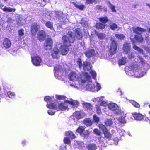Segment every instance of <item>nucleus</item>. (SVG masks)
Returning a JSON list of instances; mask_svg holds the SVG:
<instances>
[{
  "label": "nucleus",
  "mask_w": 150,
  "mask_h": 150,
  "mask_svg": "<svg viewBox=\"0 0 150 150\" xmlns=\"http://www.w3.org/2000/svg\"><path fill=\"white\" fill-rule=\"evenodd\" d=\"M135 63L132 64L129 66L126 67L125 71L127 74L129 76L134 75L137 78H140L143 76L146 73V70L144 68L139 69L138 66H144L145 64L144 59L139 56H137L135 59Z\"/></svg>",
  "instance_id": "1"
},
{
  "label": "nucleus",
  "mask_w": 150,
  "mask_h": 150,
  "mask_svg": "<svg viewBox=\"0 0 150 150\" xmlns=\"http://www.w3.org/2000/svg\"><path fill=\"white\" fill-rule=\"evenodd\" d=\"M86 76L87 79L85 78V84L83 83L78 85H72L78 89H82L83 88H85L88 91L94 92L98 91L101 88L100 85L97 82H96L94 84H92L91 81V78L89 75L87 74Z\"/></svg>",
  "instance_id": "2"
},
{
  "label": "nucleus",
  "mask_w": 150,
  "mask_h": 150,
  "mask_svg": "<svg viewBox=\"0 0 150 150\" xmlns=\"http://www.w3.org/2000/svg\"><path fill=\"white\" fill-rule=\"evenodd\" d=\"M66 35H64L62 38L64 44V45H61L59 51L63 55L67 54L69 51L68 46L71 45V43H73L75 40V36L71 31H68Z\"/></svg>",
  "instance_id": "3"
},
{
  "label": "nucleus",
  "mask_w": 150,
  "mask_h": 150,
  "mask_svg": "<svg viewBox=\"0 0 150 150\" xmlns=\"http://www.w3.org/2000/svg\"><path fill=\"white\" fill-rule=\"evenodd\" d=\"M68 103L76 107H77L79 105V103L77 101L71 99L70 100H66L65 101L64 103H58V104L54 103H50L49 104H47L46 106L48 108L54 109L58 111H64L68 109L67 104Z\"/></svg>",
  "instance_id": "4"
},
{
  "label": "nucleus",
  "mask_w": 150,
  "mask_h": 150,
  "mask_svg": "<svg viewBox=\"0 0 150 150\" xmlns=\"http://www.w3.org/2000/svg\"><path fill=\"white\" fill-rule=\"evenodd\" d=\"M88 73H79L76 74L75 72H71L69 74V77L70 79L72 81H75V82L72 83L70 84L71 86H73L76 88L74 86L72 85H77V84L79 85V84H81L83 83L85 84L84 83H85V78H86V75Z\"/></svg>",
  "instance_id": "5"
},
{
  "label": "nucleus",
  "mask_w": 150,
  "mask_h": 150,
  "mask_svg": "<svg viewBox=\"0 0 150 150\" xmlns=\"http://www.w3.org/2000/svg\"><path fill=\"white\" fill-rule=\"evenodd\" d=\"M64 68H65V69H64L62 67V64L60 65H57L54 67V74L55 77L58 79H60L61 77V76H62L63 73L65 71L66 73H67V70L68 69H66V67L67 65L66 64L63 65Z\"/></svg>",
  "instance_id": "6"
},
{
  "label": "nucleus",
  "mask_w": 150,
  "mask_h": 150,
  "mask_svg": "<svg viewBox=\"0 0 150 150\" xmlns=\"http://www.w3.org/2000/svg\"><path fill=\"white\" fill-rule=\"evenodd\" d=\"M108 109L112 111H114L115 112L119 114L121 113V110L117 105L114 103H109L108 104Z\"/></svg>",
  "instance_id": "7"
},
{
  "label": "nucleus",
  "mask_w": 150,
  "mask_h": 150,
  "mask_svg": "<svg viewBox=\"0 0 150 150\" xmlns=\"http://www.w3.org/2000/svg\"><path fill=\"white\" fill-rule=\"evenodd\" d=\"M52 39L50 38H47L44 42L45 48L47 50H49L52 48Z\"/></svg>",
  "instance_id": "8"
},
{
  "label": "nucleus",
  "mask_w": 150,
  "mask_h": 150,
  "mask_svg": "<svg viewBox=\"0 0 150 150\" xmlns=\"http://www.w3.org/2000/svg\"><path fill=\"white\" fill-rule=\"evenodd\" d=\"M112 42L109 50V52L111 55L115 54L117 50V45L116 42L114 40H112V39L111 40Z\"/></svg>",
  "instance_id": "9"
},
{
  "label": "nucleus",
  "mask_w": 150,
  "mask_h": 150,
  "mask_svg": "<svg viewBox=\"0 0 150 150\" xmlns=\"http://www.w3.org/2000/svg\"><path fill=\"white\" fill-rule=\"evenodd\" d=\"M31 61L33 64L35 66H39L41 62V58L38 56H34L31 57Z\"/></svg>",
  "instance_id": "10"
},
{
  "label": "nucleus",
  "mask_w": 150,
  "mask_h": 150,
  "mask_svg": "<svg viewBox=\"0 0 150 150\" xmlns=\"http://www.w3.org/2000/svg\"><path fill=\"white\" fill-rule=\"evenodd\" d=\"M130 30L132 31L135 33L141 34L146 31V30L139 27H133L130 28Z\"/></svg>",
  "instance_id": "11"
},
{
  "label": "nucleus",
  "mask_w": 150,
  "mask_h": 150,
  "mask_svg": "<svg viewBox=\"0 0 150 150\" xmlns=\"http://www.w3.org/2000/svg\"><path fill=\"white\" fill-rule=\"evenodd\" d=\"M84 114L82 111H76L73 113V116L77 119L76 121H77V120L81 119L84 116Z\"/></svg>",
  "instance_id": "12"
},
{
  "label": "nucleus",
  "mask_w": 150,
  "mask_h": 150,
  "mask_svg": "<svg viewBox=\"0 0 150 150\" xmlns=\"http://www.w3.org/2000/svg\"><path fill=\"white\" fill-rule=\"evenodd\" d=\"M39 28V26L37 24L33 23L32 24L31 32L33 35H35Z\"/></svg>",
  "instance_id": "13"
},
{
  "label": "nucleus",
  "mask_w": 150,
  "mask_h": 150,
  "mask_svg": "<svg viewBox=\"0 0 150 150\" xmlns=\"http://www.w3.org/2000/svg\"><path fill=\"white\" fill-rule=\"evenodd\" d=\"M131 47L129 43H126L123 46V50L124 52L126 54H127L130 50Z\"/></svg>",
  "instance_id": "14"
},
{
  "label": "nucleus",
  "mask_w": 150,
  "mask_h": 150,
  "mask_svg": "<svg viewBox=\"0 0 150 150\" xmlns=\"http://www.w3.org/2000/svg\"><path fill=\"white\" fill-rule=\"evenodd\" d=\"M58 50L57 48L56 47L53 48L51 51V55L53 58H58L59 57V54Z\"/></svg>",
  "instance_id": "15"
},
{
  "label": "nucleus",
  "mask_w": 150,
  "mask_h": 150,
  "mask_svg": "<svg viewBox=\"0 0 150 150\" xmlns=\"http://www.w3.org/2000/svg\"><path fill=\"white\" fill-rule=\"evenodd\" d=\"M38 38L39 40L42 41H43L46 37V34L44 31L43 30H40L38 33Z\"/></svg>",
  "instance_id": "16"
},
{
  "label": "nucleus",
  "mask_w": 150,
  "mask_h": 150,
  "mask_svg": "<svg viewBox=\"0 0 150 150\" xmlns=\"http://www.w3.org/2000/svg\"><path fill=\"white\" fill-rule=\"evenodd\" d=\"M3 44L4 47L6 48H9L11 45V43L10 40L7 38L4 39Z\"/></svg>",
  "instance_id": "17"
},
{
  "label": "nucleus",
  "mask_w": 150,
  "mask_h": 150,
  "mask_svg": "<svg viewBox=\"0 0 150 150\" xmlns=\"http://www.w3.org/2000/svg\"><path fill=\"white\" fill-rule=\"evenodd\" d=\"M83 69L85 71L89 70L92 67L90 64L87 62H85L83 63Z\"/></svg>",
  "instance_id": "18"
},
{
  "label": "nucleus",
  "mask_w": 150,
  "mask_h": 150,
  "mask_svg": "<svg viewBox=\"0 0 150 150\" xmlns=\"http://www.w3.org/2000/svg\"><path fill=\"white\" fill-rule=\"evenodd\" d=\"M85 54V55L88 57H92L95 54V50L93 49L87 51Z\"/></svg>",
  "instance_id": "19"
},
{
  "label": "nucleus",
  "mask_w": 150,
  "mask_h": 150,
  "mask_svg": "<svg viewBox=\"0 0 150 150\" xmlns=\"http://www.w3.org/2000/svg\"><path fill=\"white\" fill-rule=\"evenodd\" d=\"M75 33L76 36L79 39H81L82 37V33L80 29L76 28L75 30Z\"/></svg>",
  "instance_id": "20"
},
{
  "label": "nucleus",
  "mask_w": 150,
  "mask_h": 150,
  "mask_svg": "<svg viewBox=\"0 0 150 150\" xmlns=\"http://www.w3.org/2000/svg\"><path fill=\"white\" fill-rule=\"evenodd\" d=\"M134 119L137 120H141L143 119V116L140 113H135L133 114Z\"/></svg>",
  "instance_id": "21"
},
{
  "label": "nucleus",
  "mask_w": 150,
  "mask_h": 150,
  "mask_svg": "<svg viewBox=\"0 0 150 150\" xmlns=\"http://www.w3.org/2000/svg\"><path fill=\"white\" fill-rule=\"evenodd\" d=\"M88 150H96L97 148V146L94 144H90L87 146Z\"/></svg>",
  "instance_id": "22"
},
{
  "label": "nucleus",
  "mask_w": 150,
  "mask_h": 150,
  "mask_svg": "<svg viewBox=\"0 0 150 150\" xmlns=\"http://www.w3.org/2000/svg\"><path fill=\"white\" fill-rule=\"evenodd\" d=\"M4 11L13 12L15 11V9L12 8L10 7H7L6 6H4V8H1Z\"/></svg>",
  "instance_id": "23"
},
{
  "label": "nucleus",
  "mask_w": 150,
  "mask_h": 150,
  "mask_svg": "<svg viewBox=\"0 0 150 150\" xmlns=\"http://www.w3.org/2000/svg\"><path fill=\"white\" fill-rule=\"evenodd\" d=\"M67 137L71 139H74L75 137V136L71 131H69L65 133Z\"/></svg>",
  "instance_id": "24"
},
{
  "label": "nucleus",
  "mask_w": 150,
  "mask_h": 150,
  "mask_svg": "<svg viewBox=\"0 0 150 150\" xmlns=\"http://www.w3.org/2000/svg\"><path fill=\"white\" fill-rule=\"evenodd\" d=\"M127 58L125 57H122L119 59L118 64L120 65H124L126 62Z\"/></svg>",
  "instance_id": "25"
},
{
  "label": "nucleus",
  "mask_w": 150,
  "mask_h": 150,
  "mask_svg": "<svg viewBox=\"0 0 150 150\" xmlns=\"http://www.w3.org/2000/svg\"><path fill=\"white\" fill-rule=\"evenodd\" d=\"M84 124L87 126H90L92 124V121L89 118L85 119L84 121Z\"/></svg>",
  "instance_id": "26"
},
{
  "label": "nucleus",
  "mask_w": 150,
  "mask_h": 150,
  "mask_svg": "<svg viewBox=\"0 0 150 150\" xmlns=\"http://www.w3.org/2000/svg\"><path fill=\"white\" fill-rule=\"evenodd\" d=\"M45 25L46 27L48 28L54 30V28L53 27V24L52 22L50 21L47 22L45 23Z\"/></svg>",
  "instance_id": "27"
},
{
  "label": "nucleus",
  "mask_w": 150,
  "mask_h": 150,
  "mask_svg": "<svg viewBox=\"0 0 150 150\" xmlns=\"http://www.w3.org/2000/svg\"><path fill=\"white\" fill-rule=\"evenodd\" d=\"M56 14L55 17H57L59 19H62L64 17V15H63L61 12H55Z\"/></svg>",
  "instance_id": "28"
},
{
  "label": "nucleus",
  "mask_w": 150,
  "mask_h": 150,
  "mask_svg": "<svg viewBox=\"0 0 150 150\" xmlns=\"http://www.w3.org/2000/svg\"><path fill=\"white\" fill-rule=\"evenodd\" d=\"M54 98V97H50L49 96H47L45 97L44 98V100L45 101L47 102V103L48 102H50L51 101H53ZM49 104L48 103L47 104Z\"/></svg>",
  "instance_id": "29"
},
{
  "label": "nucleus",
  "mask_w": 150,
  "mask_h": 150,
  "mask_svg": "<svg viewBox=\"0 0 150 150\" xmlns=\"http://www.w3.org/2000/svg\"><path fill=\"white\" fill-rule=\"evenodd\" d=\"M96 35L98 38L100 39L103 40L105 38V35L104 33H97Z\"/></svg>",
  "instance_id": "30"
},
{
  "label": "nucleus",
  "mask_w": 150,
  "mask_h": 150,
  "mask_svg": "<svg viewBox=\"0 0 150 150\" xmlns=\"http://www.w3.org/2000/svg\"><path fill=\"white\" fill-rule=\"evenodd\" d=\"M105 26V24L100 23H97L96 25V28L98 29H103Z\"/></svg>",
  "instance_id": "31"
},
{
  "label": "nucleus",
  "mask_w": 150,
  "mask_h": 150,
  "mask_svg": "<svg viewBox=\"0 0 150 150\" xmlns=\"http://www.w3.org/2000/svg\"><path fill=\"white\" fill-rule=\"evenodd\" d=\"M83 105L84 107L89 110H91L93 108V106L91 104L88 103H84L83 104Z\"/></svg>",
  "instance_id": "32"
},
{
  "label": "nucleus",
  "mask_w": 150,
  "mask_h": 150,
  "mask_svg": "<svg viewBox=\"0 0 150 150\" xmlns=\"http://www.w3.org/2000/svg\"><path fill=\"white\" fill-rule=\"evenodd\" d=\"M73 4L76 7V8L80 10H82L85 8V6L83 5H79L75 3L74 2H73Z\"/></svg>",
  "instance_id": "33"
},
{
  "label": "nucleus",
  "mask_w": 150,
  "mask_h": 150,
  "mask_svg": "<svg viewBox=\"0 0 150 150\" xmlns=\"http://www.w3.org/2000/svg\"><path fill=\"white\" fill-rule=\"evenodd\" d=\"M103 133L105 137H106L107 138H110L111 137V134L110 133V132L108 131L107 129Z\"/></svg>",
  "instance_id": "34"
},
{
  "label": "nucleus",
  "mask_w": 150,
  "mask_h": 150,
  "mask_svg": "<svg viewBox=\"0 0 150 150\" xmlns=\"http://www.w3.org/2000/svg\"><path fill=\"white\" fill-rule=\"evenodd\" d=\"M100 21L103 23L105 24L109 20L108 19L107 17H102L99 18Z\"/></svg>",
  "instance_id": "35"
},
{
  "label": "nucleus",
  "mask_w": 150,
  "mask_h": 150,
  "mask_svg": "<svg viewBox=\"0 0 150 150\" xmlns=\"http://www.w3.org/2000/svg\"><path fill=\"white\" fill-rule=\"evenodd\" d=\"M110 28L112 30H115L117 28L118 26L115 23H111L110 24Z\"/></svg>",
  "instance_id": "36"
},
{
  "label": "nucleus",
  "mask_w": 150,
  "mask_h": 150,
  "mask_svg": "<svg viewBox=\"0 0 150 150\" xmlns=\"http://www.w3.org/2000/svg\"><path fill=\"white\" fill-rule=\"evenodd\" d=\"M84 127L83 126H80L77 129L76 131L78 133L81 134L83 132L84 130Z\"/></svg>",
  "instance_id": "37"
},
{
  "label": "nucleus",
  "mask_w": 150,
  "mask_h": 150,
  "mask_svg": "<svg viewBox=\"0 0 150 150\" xmlns=\"http://www.w3.org/2000/svg\"><path fill=\"white\" fill-rule=\"evenodd\" d=\"M15 93L14 92H11L10 91L8 92L7 93V96L13 99L14 98Z\"/></svg>",
  "instance_id": "38"
},
{
  "label": "nucleus",
  "mask_w": 150,
  "mask_h": 150,
  "mask_svg": "<svg viewBox=\"0 0 150 150\" xmlns=\"http://www.w3.org/2000/svg\"><path fill=\"white\" fill-rule=\"evenodd\" d=\"M133 48L136 50L138 52L140 53L143 54V50H142L137 47L136 45H134L133 46Z\"/></svg>",
  "instance_id": "39"
},
{
  "label": "nucleus",
  "mask_w": 150,
  "mask_h": 150,
  "mask_svg": "<svg viewBox=\"0 0 150 150\" xmlns=\"http://www.w3.org/2000/svg\"><path fill=\"white\" fill-rule=\"evenodd\" d=\"M105 124L107 126H111L112 124V122L110 119H107L105 122Z\"/></svg>",
  "instance_id": "40"
},
{
  "label": "nucleus",
  "mask_w": 150,
  "mask_h": 150,
  "mask_svg": "<svg viewBox=\"0 0 150 150\" xmlns=\"http://www.w3.org/2000/svg\"><path fill=\"white\" fill-rule=\"evenodd\" d=\"M109 6L111 9L112 11V12H116V10L115 9V6L113 5L110 2H109Z\"/></svg>",
  "instance_id": "41"
},
{
  "label": "nucleus",
  "mask_w": 150,
  "mask_h": 150,
  "mask_svg": "<svg viewBox=\"0 0 150 150\" xmlns=\"http://www.w3.org/2000/svg\"><path fill=\"white\" fill-rule=\"evenodd\" d=\"M99 127L100 129L102 130L103 132H105L107 129L105 127L104 125L102 124H99Z\"/></svg>",
  "instance_id": "42"
},
{
  "label": "nucleus",
  "mask_w": 150,
  "mask_h": 150,
  "mask_svg": "<svg viewBox=\"0 0 150 150\" xmlns=\"http://www.w3.org/2000/svg\"><path fill=\"white\" fill-rule=\"evenodd\" d=\"M103 98L104 97L103 96H101L100 97H98L94 99L93 100V102H100L103 100Z\"/></svg>",
  "instance_id": "43"
},
{
  "label": "nucleus",
  "mask_w": 150,
  "mask_h": 150,
  "mask_svg": "<svg viewBox=\"0 0 150 150\" xmlns=\"http://www.w3.org/2000/svg\"><path fill=\"white\" fill-rule=\"evenodd\" d=\"M56 98L57 99L59 100H64L66 98L65 96L61 95H56Z\"/></svg>",
  "instance_id": "44"
},
{
  "label": "nucleus",
  "mask_w": 150,
  "mask_h": 150,
  "mask_svg": "<svg viewBox=\"0 0 150 150\" xmlns=\"http://www.w3.org/2000/svg\"><path fill=\"white\" fill-rule=\"evenodd\" d=\"M24 30L21 29L20 30L18 31V33L21 38H23V36L24 35Z\"/></svg>",
  "instance_id": "45"
},
{
  "label": "nucleus",
  "mask_w": 150,
  "mask_h": 150,
  "mask_svg": "<svg viewBox=\"0 0 150 150\" xmlns=\"http://www.w3.org/2000/svg\"><path fill=\"white\" fill-rule=\"evenodd\" d=\"M115 36L117 38L120 39H123L125 38V36L122 34H116Z\"/></svg>",
  "instance_id": "46"
},
{
  "label": "nucleus",
  "mask_w": 150,
  "mask_h": 150,
  "mask_svg": "<svg viewBox=\"0 0 150 150\" xmlns=\"http://www.w3.org/2000/svg\"><path fill=\"white\" fill-rule=\"evenodd\" d=\"M119 122L121 124H124L126 123L125 118L123 117H121L118 119Z\"/></svg>",
  "instance_id": "47"
},
{
  "label": "nucleus",
  "mask_w": 150,
  "mask_h": 150,
  "mask_svg": "<svg viewBox=\"0 0 150 150\" xmlns=\"http://www.w3.org/2000/svg\"><path fill=\"white\" fill-rule=\"evenodd\" d=\"M134 37L136 39L140 42H142L143 40V38L140 35L139 36L137 35H135Z\"/></svg>",
  "instance_id": "48"
},
{
  "label": "nucleus",
  "mask_w": 150,
  "mask_h": 150,
  "mask_svg": "<svg viewBox=\"0 0 150 150\" xmlns=\"http://www.w3.org/2000/svg\"><path fill=\"white\" fill-rule=\"evenodd\" d=\"M130 102L135 107L137 108H139L140 105L137 103L135 102L134 100H131Z\"/></svg>",
  "instance_id": "49"
},
{
  "label": "nucleus",
  "mask_w": 150,
  "mask_h": 150,
  "mask_svg": "<svg viewBox=\"0 0 150 150\" xmlns=\"http://www.w3.org/2000/svg\"><path fill=\"white\" fill-rule=\"evenodd\" d=\"M90 73L92 76L93 78L95 79H96V73L94 71L91 70L90 72Z\"/></svg>",
  "instance_id": "50"
},
{
  "label": "nucleus",
  "mask_w": 150,
  "mask_h": 150,
  "mask_svg": "<svg viewBox=\"0 0 150 150\" xmlns=\"http://www.w3.org/2000/svg\"><path fill=\"white\" fill-rule=\"evenodd\" d=\"M64 142L67 144H69L70 143V139L67 137L64 138Z\"/></svg>",
  "instance_id": "51"
},
{
  "label": "nucleus",
  "mask_w": 150,
  "mask_h": 150,
  "mask_svg": "<svg viewBox=\"0 0 150 150\" xmlns=\"http://www.w3.org/2000/svg\"><path fill=\"white\" fill-rule=\"evenodd\" d=\"M86 3L87 4H90L93 3H97L96 0H86Z\"/></svg>",
  "instance_id": "52"
},
{
  "label": "nucleus",
  "mask_w": 150,
  "mask_h": 150,
  "mask_svg": "<svg viewBox=\"0 0 150 150\" xmlns=\"http://www.w3.org/2000/svg\"><path fill=\"white\" fill-rule=\"evenodd\" d=\"M77 64L78 65L79 68L81 67L82 66V64L81 59L80 58H78L76 61Z\"/></svg>",
  "instance_id": "53"
},
{
  "label": "nucleus",
  "mask_w": 150,
  "mask_h": 150,
  "mask_svg": "<svg viewBox=\"0 0 150 150\" xmlns=\"http://www.w3.org/2000/svg\"><path fill=\"white\" fill-rule=\"evenodd\" d=\"M94 133L98 135H100L101 134V132L97 129H95L93 130Z\"/></svg>",
  "instance_id": "54"
},
{
  "label": "nucleus",
  "mask_w": 150,
  "mask_h": 150,
  "mask_svg": "<svg viewBox=\"0 0 150 150\" xmlns=\"http://www.w3.org/2000/svg\"><path fill=\"white\" fill-rule=\"evenodd\" d=\"M89 133L88 131H85L83 134H82L81 135L82 136L84 137L85 138H87L88 136Z\"/></svg>",
  "instance_id": "55"
},
{
  "label": "nucleus",
  "mask_w": 150,
  "mask_h": 150,
  "mask_svg": "<svg viewBox=\"0 0 150 150\" xmlns=\"http://www.w3.org/2000/svg\"><path fill=\"white\" fill-rule=\"evenodd\" d=\"M93 119L95 122H99V119L98 117L96 115H94L93 116Z\"/></svg>",
  "instance_id": "56"
},
{
  "label": "nucleus",
  "mask_w": 150,
  "mask_h": 150,
  "mask_svg": "<svg viewBox=\"0 0 150 150\" xmlns=\"http://www.w3.org/2000/svg\"><path fill=\"white\" fill-rule=\"evenodd\" d=\"M128 57L129 59H131L134 58V55L133 53H129V54Z\"/></svg>",
  "instance_id": "57"
},
{
  "label": "nucleus",
  "mask_w": 150,
  "mask_h": 150,
  "mask_svg": "<svg viewBox=\"0 0 150 150\" xmlns=\"http://www.w3.org/2000/svg\"><path fill=\"white\" fill-rule=\"evenodd\" d=\"M97 113L100 114L101 112V110L100 106H97L96 108Z\"/></svg>",
  "instance_id": "58"
},
{
  "label": "nucleus",
  "mask_w": 150,
  "mask_h": 150,
  "mask_svg": "<svg viewBox=\"0 0 150 150\" xmlns=\"http://www.w3.org/2000/svg\"><path fill=\"white\" fill-rule=\"evenodd\" d=\"M48 114L51 115H54L55 114V112L54 111L49 110L47 112Z\"/></svg>",
  "instance_id": "59"
},
{
  "label": "nucleus",
  "mask_w": 150,
  "mask_h": 150,
  "mask_svg": "<svg viewBox=\"0 0 150 150\" xmlns=\"http://www.w3.org/2000/svg\"><path fill=\"white\" fill-rule=\"evenodd\" d=\"M60 149L61 150H67V148H66V146L64 144H63L62 145L60 146Z\"/></svg>",
  "instance_id": "60"
},
{
  "label": "nucleus",
  "mask_w": 150,
  "mask_h": 150,
  "mask_svg": "<svg viewBox=\"0 0 150 150\" xmlns=\"http://www.w3.org/2000/svg\"><path fill=\"white\" fill-rule=\"evenodd\" d=\"M108 104L107 103H106V102H105V101H102L101 104H100V105L101 106H106L107 105L108 106Z\"/></svg>",
  "instance_id": "61"
},
{
  "label": "nucleus",
  "mask_w": 150,
  "mask_h": 150,
  "mask_svg": "<svg viewBox=\"0 0 150 150\" xmlns=\"http://www.w3.org/2000/svg\"><path fill=\"white\" fill-rule=\"evenodd\" d=\"M117 131L120 133L121 135H123L124 134V133L125 132V131H124L122 130L121 132H120V131H121L120 129H117Z\"/></svg>",
  "instance_id": "62"
},
{
  "label": "nucleus",
  "mask_w": 150,
  "mask_h": 150,
  "mask_svg": "<svg viewBox=\"0 0 150 150\" xmlns=\"http://www.w3.org/2000/svg\"><path fill=\"white\" fill-rule=\"evenodd\" d=\"M77 143L79 147H82L83 145V143L82 142H79Z\"/></svg>",
  "instance_id": "63"
},
{
  "label": "nucleus",
  "mask_w": 150,
  "mask_h": 150,
  "mask_svg": "<svg viewBox=\"0 0 150 150\" xmlns=\"http://www.w3.org/2000/svg\"><path fill=\"white\" fill-rule=\"evenodd\" d=\"M22 143L23 146H24L26 144V142L25 141H23L22 142Z\"/></svg>",
  "instance_id": "64"
}]
</instances>
